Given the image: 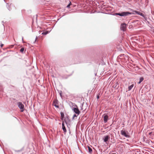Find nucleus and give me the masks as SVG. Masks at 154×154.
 I'll list each match as a JSON object with an SVG mask.
<instances>
[{
  "mask_svg": "<svg viewBox=\"0 0 154 154\" xmlns=\"http://www.w3.org/2000/svg\"><path fill=\"white\" fill-rule=\"evenodd\" d=\"M24 50V48H22L20 50V51L21 52H23Z\"/></svg>",
  "mask_w": 154,
  "mask_h": 154,
  "instance_id": "obj_18",
  "label": "nucleus"
},
{
  "mask_svg": "<svg viewBox=\"0 0 154 154\" xmlns=\"http://www.w3.org/2000/svg\"><path fill=\"white\" fill-rule=\"evenodd\" d=\"M17 105L19 107L21 110V112L23 111L24 110V106L23 105L21 102H18L17 103Z\"/></svg>",
  "mask_w": 154,
  "mask_h": 154,
  "instance_id": "obj_3",
  "label": "nucleus"
},
{
  "mask_svg": "<svg viewBox=\"0 0 154 154\" xmlns=\"http://www.w3.org/2000/svg\"><path fill=\"white\" fill-rule=\"evenodd\" d=\"M75 107L72 109V110L74 111V112L77 115H79L80 113L77 106L75 105Z\"/></svg>",
  "mask_w": 154,
  "mask_h": 154,
  "instance_id": "obj_2",
  "label": "nucleus"
},
{
  "mask_svg": "<svg viewBox=\"0 0 154 154\" xmlns=\"http://www.w3.org/2000/svg\"><path fill=\"white\" fill-rule=\"evenodd\" d=\"M94 12H91V13H94L95 12H97V11H95V10H94Z\"/></svg>",
  "mask_w": 154,
  "mask_h": 154,
  "instance_id": "obj_21",
  "label": "nucleus"
},
{
  "mask_svg": "<svg viewBox=\"0 0 154 154\" xmlns=\"http://www.w3.org/2000/svg\"><path fill=\"white\" fill-rule=\"evenodd\" d=\"M143 80V77L140 78V79L139 81L138 82V84H140L141 82Z\"/></svg>",
  "mask_w": 154,
  "mask_h": 154,
  "instance_id": "obj_12",
  "label": "nucleus"
},
{
  "mask_svg": "<svg viewBox=\"0 0 154 154\" xmlns=\"http://www.w3.org/2000/svg\"><path fill=\"white\" fill-rule=\"evenodd\" d=\"M49 32L48 31H46V32H42V34L43 35H46L48 33H49Z\"/></svg>",
  "mask_w": 154,
  "mask_h": 154,
  "instance_id": "obj_13",
  "label": "nucleus"
},
{
  "mask_svg": "<svg viewBox=\"0 0 154 154\" xmlns=\"http://www.w3.org/2000/svg\"><path fill=\"white\" fill-rule=\"evenodd\" d=\"M134 84H132L131 85L129 86L128 87V90L129 91H130L131 90V89L132 88L134 87Z\"/></svg>",
  "mask_w": 154,
  "mask_h": 154,
  "instance_id": "obj_11",
  "label": "nucleus"
},
{
  "mask_svg": "<svg viewBox=\"0 0 154 154\" xmlns=\"http://www.w3.org/2000/svg\"><path fill=\"white\" fill-rule=\"evenodd\" d=\"M88 149L89 152L90 153H91L92 152V149L89 146H88Z\"/></svg>",
  "mask_w": 154,
  "mask_h": 154,
  "instance_id": "obj_15",
  "label": "nucleus"
},
{
  "mask_svg": "<svg viewBox=\"0 0 154 154\" xmlns=\"http://www.w3.org/2000/svg\"><path fill=\"white\" fill-rule=\"evenodd\" d=\"M37 39V37H36V38H35V41H36Z\"/></svg>",
  "mask_w": 154,
  "mask_h": 154,
  "instance_id": "obj_24",
  "label": "nucleus"
},
{
  "mask_svg": "<svg viewBox=\"0 0 154 154\" xmlns=\"http://www.w3.org/2000/svg\"><path fill=\"white\" fill-rule=\"evenodd\" d=\"M103 117L104 122L105 123L106 122L108 119V116L104 114L103 115Z\"/></svg>",
  "mask_w": 154,
  "mask_h": 154,
  "instance_id": "obj_6",
  "label": "nucleus"
},
{
  "mask_svg": "<svg viewBox=\"0 0 154 154\" xmlns=\"http://www.w3.org/2000/svg\"><path fill=\"white\" fill-rule=\"evenodd\" d=\"M62 129L63 130V131L64 133H65L66 132V130L65 127V126L62 127Z\"/></svg>",
  "mask_w": 154,
  "mask_h": 154,
  "instance_id": "obj_16",
  "label": "nucleus"
},
{
  "mask_svg": "<svg viewBox=\"0 0 154 154\" xmlns=\"http://www.w3.org/2000/svg\"><path fill=\"white\" fill-rule=\"evenodd\" d=\"M99 98V96L98 95H97V99H98Z\"/></svg>",
  "mask_w": 154,
  "mask_h": 154,
  "instance_id": "obj_23",
  "label": "nucleus"
},
{
  "mask_svg": "<svg viewBox=\"0 0 154 154\" xmlns=\"http://www.w3.org/2000/svg\"><path fill=\"white\" fill-rule=\"evenodd\" d=\"M112 154H116V153H112Z\"/></svg>",
  "mask_w": 154,
  "mask_h": 154,
  "instance_id": "obj_26",
  "label": "nucleus"
},
{
  "mask_svg": "<svg viewBox=\"0 0 154 154\" xmlns=\"http://www.w3.org/2000/svg\"><path fill=\"white\" fill-rule=\"evenodd\" d=\"M78 115H77L76 114H74L73 116V119H74Z\"/></svg>",
  "mask_w": 154,
  "mask_h": 154,
  "instance_id": "obj_17",
  "label": "nucleus"
},
{
  "mask_svg": "<svg viewBox=\"0 0 154 154\" xmlns=\"http://www.w3.org/2000/svg\"><path fill=\"white\" fill-rule=\"evenodd\" d=\"M135 12H136L137 14H138L143 16V17H145L144 14L138 11H135Z\"/></svg>",
  "mask_w": 154,
  "mask_h": 154,
  "instance_id": "obj_7",
  "label": "nucleus"
},
{
  "mask_svg": "<svg viewBox=\"0 0 154 154\" xmlns=\"http://www.w3.org/2000/svg\"><path fill=\"white\" fill-rule=\"evenodd\" d=\"M3 44L1 45V47H2L3 46Z\"/></svg>",
  "mask_w": 154,
  "mask_h": 154,
  "instance_id": "obj_22",
  "label": "nucleus"
},
{
  "mask_svg": "<svg viewBox=\"0 0 154 154\" xmlns=\"http://www.w3.org/2000/svg\"><path fill=\"white\" fill-rule=\"evenodd\" d=\"M61 116L62 117H63V116H64V114H63V113H61Z\"/></svg>",
  "mask_w": 154,
  "mask_h": 154,
  "instance_id": "obj_20",
  "label": "nucleus"
},
{
  "mask_svg": "<svg viewBox=\"0 0 154 154\" xmlns=\"http://www.w3.org/2000/svg\"><path fill=\"white\" fill-rule=\"evenodd\" d=\"M131 14V13L128 12H123L121 13H118L116 14L118 15H119L120 16H127L129 14Z\"/></svg>",
  "mask_w": 154,
  "mask_h": 154,
  "instance_id": "obj_4",
  "label": "nucleus"
},
{
  "mask_svg": "<svg viewBox=\"0 0 154 154\" xmlns=\"http://www.w3.org/2000/svg\"><path fill=\"white\" fill-rule=\"evenodd\" d=\"M57 101L55 100L54 101V106L57 108H58L59 106L57 105Z\"/></svg>",
  "mask_w": 154,
  "mask_h": 154,
  "instance_id": "obj_10",
  "label": "nucleus"
},
{
  "mask_svg": "<svg viewBox=\"0 0 154 154\" xmlns=\"http://www.w3.org/2000/svg\"><path fill=\"white\" fill-rule=\"evenodd\" d=\"M135 12H136L137 14H138L143 16V17H145L144 14L138 11H135Z\"/></svg>",
  "mask_w": 154,
  "mask_h": 154,
  "instance_id": "obj_8",
  "label": "nucleus"
},
{
  "mask_svg": "<svg viewBox=\"0 0 154 154\" xmlns=\"http://www.w3.org/2000/svg\"><path fill=\"white\" fill-rule=\"evenodd\" d=\"M121 134L124 136L126 137H129V133L127 131H125L122 130L121 131Z\"/></svg>",
  "mask_w": 154,
  "mask_h": 154,
  "instance_id": "obj_1",
  "label": "nucleus"
},
{
  "mask_svg": "<svg viewBox=\"0 0 154 154\" xmlns=\"http://www.w3.org/2000/svg\"><path fill=\"white\" fill-rule=\"evenodd\" d=\"M22 41L23 42V37H22Z\"/></svg>",
  "mask_w": 154,
  "mask_h": 154,
  "instance_id": "obj_25",
  "label": "nucleus"
},
{
  "mask_svg": "<svg viewBox=\"0 0 154 154\" xmlns=\"http://www.w3.org/2000/svg\"><path fill=\"white\" fill-rule=\"evenodd\" d=\"M65 126H64V123L63 122L62 123V127H64Z\"/></svg>",
  "mask_w": 154,
  "mask_h": 154,
  "instance_id": "obj_19",
  "label": "nucleus"
},
{
  "mask_svg": "<svg viewBox=\"0 0 154 154\" xmlns=\"http://www.w3.org/2000/svg\"><path fill=\"white\" fill-rule=\"evenodd\" d=\"M126 24L125 23L122 24L121 26V29L123 31H125L126 29Z\"/></svg>",
  "mask_w": 154,
  "mask_h": 154,
  "instance_id": "obj_5",
  "label": "nucleus"
},
{
  "mask_svg": "<svg viewBox=\"0 0 154 154\" xmlns=\"http://www.w3.org/2000/svg\"><path fill=\"white\" fill-rule=\"evenodd\" d=\"M109 137L108 135L106 136L105 137H104L103 139L104 141L105 142H106L107 141L108 139L109 138Z\"/></svg>",
  "mask_w": 154,
  "mask_h": 154,
  "instance_id": "obj_9",
  "label": "nucleus"
},
{
  "mask_svg": "<svg viewBox=\"0 0 154 154\" xmlns=\"http://www.w3.org/2000/svg\"><path fill=\"white\" fill-rule=\"evenodd\" d=\"M72 5L71 2H70L67 5V6H66V7L68 8H70L69 7H70V5Z\"/></svg>",
  "mask_w": 154,
  "mask_h": 154,
  "instance_id": "obj_14",
  "label": "nucleus"
}]
</instances>
